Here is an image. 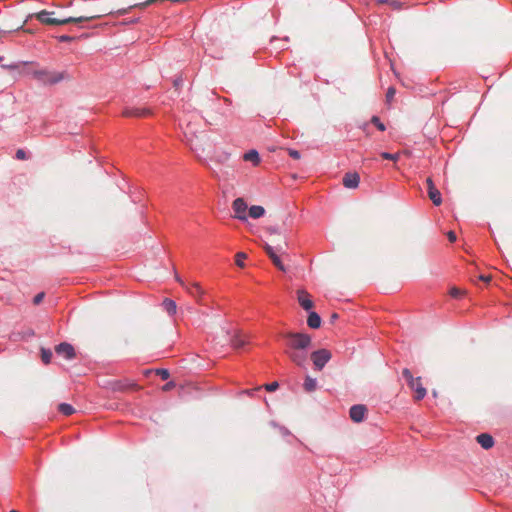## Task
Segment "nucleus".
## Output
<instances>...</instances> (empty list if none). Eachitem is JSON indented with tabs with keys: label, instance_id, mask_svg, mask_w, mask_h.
Listing matches in <instances>:
<instances>
[{
	"label": "nucleus",
	"instance_id": "nucleus-35",
	"mask_svg": "<svg viewBox=\"0 0 512 512\" xmlns=\"http://www.w3.org/2000/svg\"><path fill=\"white\" fill-rule=\"evenodd\" d=\"M22 28V25H19L15 28H10L9 30H0V36H4L8 32L17 31Z\"/></svg>",
	"mask_w": 512,
	"mask_h": 512
},
{
	"label": "nucleus",
	"instance_id": "nucleus-37",
	"mask_svg": "<svg viewBox=\"0 0 512 512\" xmlns=\"http://www.w3.org/2000/svg\"><path fill=\"white\" fill-rule=\"evenodd\" d=\"M447 236H448V239H449L450 242H455L456 241V234L453 231H449Z\"/></svg>",
	"mask_w": 512,
	"mask_h": 512
},
{
	"label": "nucleus",
	"instance_id": "nucleus-21",
	"mask_svg": "<svg viewBox=\"0 0 512 512\" xmlns=\"http://www.w3.org/2000/svg\"><path fill=\"white\" fill-rule=\"evenodd\" d=\"M303 388L306 392H313L317 388V381L314 378H311L310 376H306Z\"/></svg>",
	"mask_w": 512,
	"mask_h": 512
},
{
	"label": "nucleus",
	"instance_id": "nucleus-43",
	"mask_svg": "<svg viewBox=\"0 0 512 512\" xmlns=\"http://www.w3.org/2000/svg\"><path fill=\"white\" fill-rule=\"evenodd\" d=\"M117 389H118V390H124V389H125V387H122V386H121V387H118Z\"/></svg>",
	"mask_w": 512,
	"mask_h": 512
},
{
	"label": "nucleus",
	"instance_id": "nucleus-33",
	"mask_svg": "<svg viewBox=\"0 0 512 512\" xmlns=\"http://www.w3.org/2000/svg\"><path fill=\"white\" fill-rule=\"evenodd\" d=\"M16 158L19 159V160H24L26 159V153L23 149H18L16 151Z\"/></svg>",
	"mask_w": 512,
	"mask_h": 512
},
{
	"label": "nucleus",
	"instance_id": "nucleus-15",
	"mask_svg": "<svg viewBox=\"0 0 512 512\" xmlns=\"http://www.w3.org/2000/svg\"><path fill=\"white\" fill-rule=\"evenodd\" d=\"M476 441L484 449H490L494 445L493 437L490 434L482 433L476 437Z\"/></svg>",
	"mask_w": 512,
	"mask_h": 512
},
{
	"label": "nucleus",
	"instance_id": "nucleus-2",
	"mask_svg": "<svg viewBox=\"0 0 512 512\" xmlns=\"http://www.w3.org/2000/svg\"><path fill=\"white\" fill-rule=\"evenodd\" d=\"M55 12L54 11H48V10H42L36 14H34V17L45 25H65L70 23H81L84 21H90L94 19L100 18L103 14L95 13L90 14L86 16H80V17H68V18H56L54 17Z\"/></svg>",
	"mask_w": 512,
	"mask_h": 512
},
{
	"label": "nucleus",
	"instance_id": "nucleus-38",
	"mask_svg": "<svg viewBox=\"0 0 512 512\" xmlns=\"http://www.w3.org/2000/svg\"><path fill=\"white\" fill-rule=\"evenodd\" d=\"M479 279L486 283H489L491 281L492 277L490 275H480Z\"/></svg>",
	"mask_w": 512,
	"mask_h": 512
},
{
	"label": "nucleus",
	"instance_id": "nucleus-10",
	"mask_svg": "<svg viewBox=\"0 0 512 512\" xmlns=\"http://www.w3.org/2000/svg\"><path fill=\"white\" fill-rule=\"evenodd\" d=\"M122 115L125 117L141 118L151 115V111L148 108L131 107L125 108L122 112Z\"/></svg>",
	"mask_w": 512,
	"mask_h": 512
},
{
	"label": "nucleus",
	"instance_id": "nucleus-28",
	"mask_svg": "<svg viewBox=\"0 0 512 512\" xmlns=\"http://www.w3.org/2000/svg\"><path fill=\"white\" fill-rule=\"evenodd\" d=\"M449 294L453 298H459L464 294V291H462L461 289H459L457 287H452L449 291Z\"/></svg>",
	"mask_w": 512,
	"mask_h": 512
},
{
	"label": "nucleus",
	"instance_id": "nucleus-39",
	"mask_svg": "<svg viewBox=\"0 0 512 512\" xmlns=\"http://www.w3.org/2000/svg\"><path fill=\"white\" fill-rule=\"evenodd\" d=\"M175 279H176V281H177L180 285H182V286L186 289V287H187V286L185 285V283L183 282V280H182L178 275H176V276H175Z\"/></svg>",
	"mask_w": 512,
	"mask_h": 512
},
{
	"label": "nucleus",
	"instance_id": "nucleus-7",
	"mask_svg": "<svg viewBox=\"0 0 512 512\" xmlns=\"http://www.w3.org/2000/svg\"><path fill=\"white\" fill-rule=\"evenodd\" d=\"M232 209L234 211V218L240 220V221H246L247 220V203L243 198H236L232 203Z\"/></svg>",
	"mask_w": 512,
	"mask_h": 512
},
{
	"label": "nucleus",
	"instance_id": "nucleus-22",
	"mask_svg": "<svg viewBox=\"0 0 512 512\" xmlns=\"http://www.w3.org/2000/svg\"><path fill=\"white\" fill-rule=\"evenodd\" d=\"M162 305L169 315H174L176 313L177 305L173 300L166 298Z\"/></svg>",
	"mask_w": 512,
	"mask_h": 512
},
{
	"label": "nucleus",
	"instance_id": "nucleus-34",
	"mask_svg": "<svg viewBox=\"0 0 512 512\" xmlns=\"http://www.w3.org/2000/svg\"><path fill=\"white\" fill-rule=\"evenodd\" d=\"M395 89L393 87H390L387 91L386 98L388 101L392 100L395 95Z\"/></svg>",
	"mask_w": 512,
	"mask_h": 512
},
{
	"label": "nucleus",
	"instance_id": "nucleus-27",
	"mask_svg": "<svg viewBox=\"0 0 512 512\" xmlns=\"http://www.w3.org/2000/svg\"><path fill=\"white\" fill-rule=\"evenodd\" d=\"M371 122L380 130L385 131L386 127L385 125L380 121L378 116H373L371 118Z\"/></svg>",
	"mask_w": 512,
	"mask_h": 512
},
{
	"label": "nucleus",
	"instance_id": "nucleus-16",
	"mask_svg": "<svg viewBox=\"0 0 512 512\" xmlns=\"http://www.w3.org/2000/svg\"><path fill=\"white\" fill-rule=\"evenodd\" d=\"M186 290L194 296L198 302H201L202 296L205 294L204 290L201 288L200 284L194 282L190 287H186Z\"/></svg>",
	"mask_w": 512,
	"mask_h": 512
},
{
	"label": "nucleus",
	"instance_id": "nucleus-29",
	"mask_svg": "<svg viewBox=\"0 0 512 512\" xmlns=\"http://www.w3.org/2000/svg\"><path fill=\"white\" fill-rule=\"evenodd\" d=\"M156 374L159 375L163 380H167L170 376L169 371L167 369H157Z\"/></svg>",
	"mask_w": 512,
	"mask_h": 512
},
{
	"label": "nucleus",
	"instance_id": "nucleus-5",
	"mask_svg": "<svg viewBox=\"0 0 512 512\" xmlns=\"http://www.w3.org/2000/svg\"><path fill=\"white\" fill-rule=\"evenodd\" d=\"M402 375L407 381L410 389L414 391V399L417 401L423 399L426 396L427 391L421 383V377L414 378L408 368L403 369Z\"/></svg>",
	"mask_w": 512,
	"mask_h": 512
},
{
	"label": "nucleus",
	"instance_id": "nucleus-17",
	"mask_svg": "<svg viewBox=\"0 0 512 512\" xmlns=\"http://www.w3.org/2000/svg\"><path fill=\"white\" fill-rule=\"evenodd\" d=\"M307 324L310 328L317 329L321 325V318L316 312H310L307 319Z\"/></svg>",
	"mask_w": 512,
	"mask_h": 512
},
{
	"label": "nucleus",
	"instance_id": "nucleus-1",
	"mask_svg": "<svg viewBox=\"0 0 512 512\" xmlns=\"http://www.w3.org/2000/svg\"><path fill=\"white\" fill-rule=\"evenodd\" d=\"M286 340L284 353L299 367H304L308 358V349L311 347L312 339L308 334L298 332H287L283 334Z\"/></svg>",
	"mask_w": 512,
	"mask_h": 512
},
{
	"label": "nucleus",
	"instance_id": "nucleus-42",
	"mask_svg": "<svg viewBox=\"0 0 512 512\" xmlns=\"http://www.w3.org/2000/svg\"><path fill=\"white\" fill-rule=\"evenodd\" d=\"M4 68H14V66H11V65H8V66H3Z\"/></svg>",
	"mask_w": 512,
	"mask_h": 512
},
{
	"label": "nucleus",
	"instance_id": "nucleus-3",
	"mask_svg": "<svg viewBox=\"0 0 512 512\" xmlns=\"http://www.w3.org/2000/svg\"><path fill=\"white\" fill-rule=\"evenodd\" d=\"M34 79L44 85L57 84L63 80H70L71 77L66 71H52L47 69H38L32 72Z\"/></svg>",
	"mask_w": 512,
	"mask_h": 512
},
{
	"label": "nucleus",
	"instance_id": "nucleus-25",
	"mask_svg": "<svg viewBox=\"0 0 512 512\" xmlns=\"http://www.w3.org/2000/svg\"><path fill=\"white\" fill-rule=\"evenodd\" d=\"M41 358L45 364H49L52 358V352L50 350L42 349Z\"/></svg>",
	"mask_w": 512,
	"mask_h": 512
},
{
	"label": "nucleus",
	"instance_id": "nucleus-32",
	"mask_svg": "<svg viewBox=\"0 0 512 512\" xmlns=\"http://www.w3.org/2000/svg\"><path fill=\"white\" fill-rule=\"evenodd\" d=\"M287 152L292 158L296 160L300 159V153L297 150L287 149Z\"/></svg>",
	"mask_w": 512,
	"mask_h": 512
},
{
	"label": "nucleus",
	"instance_id": "nucleus-30",
	"mask_svg": "<svg viewBox=\"0 0 512 512\" xmlns=\"http://www.w3.org/2000/svg\"><path fill=\"white\" fill-rule=\"evenodd\" d=\"M279 387V384L278 382H272V383H269V384H266L264 385V388L269 391V392H272V391H275L277 390Z\"/></svg>",
	"mask_w": 512,
	"mask_h": 512
},
{
	"label": "nucleus",
	"instance_id": "nucleus-13",
	"mask_svg": "<svg viewBox=\"0 0 512 512\" xmlns=\"http://www.w3.org/2000/svg\"><path fill=\"white\" fill-rule=\"evenodd\" d=\"M360 182V177L357 173H346L343 177V185L346 188H357Z\"/></svg>",
	"mask_w": 512,
	"mask_h": 512
},
{
	"label": "nucleus",
	"instance_id": "nucleus-40",
	"mask_svg": "<svg viewBox=\"0 0 512 512\" xmlns=\"http://www.w3.org/2000/svg\"><path fill=\"white\" fill-rule=\"evenodd\" d=\"M60 40L61 41H68V40H70V37L69 36H61Z\"/></svg>",
	"mask_w": 512,
	"mask_h": 512
},
{
	"label": "nucleus",
	"instance_id": "nucleus-12",
	"mask_svg": "<svg viewBox=\"0 0 512 512\" xmlns=\"http://www.w3.org/2000/svg\"><path fill=\"white\" fill-rule=\"evenodd\" d=\"M57 354L62 355L66 359H72L75 356L74 348L71 344L63 342L56 346Z\"/></svg>",
	"mask_w": 512,
	"mask_h": 512
},
{
	"label": "nucleus",
	"instance_id": "nucleus-44",
	"mask_svg": "<svg viewBox=\"0 0 512 512\" xmlns=\"http://www.w3.org/2000/svg\"><path fill=\"white\" fill-rule=\"evenodd\" d=\"M10 512H17L16 510H11Z\"/></svg>",
	"mask_w": 512,
	"mask_h": 512
},
{
	"label": "nucleus",
	"instance_id": "nucleus-31",
	"mask_svg": "<svg viewBox=\"0 0 512 512\" xmlns=\"http://www.w3.org/2000/svg\"><path fill=\"white\" fill-rule=\"evenodd\" d=\"M44 296L45 294L43 292L41 293H38L37 295H35V297L33 298V303L35 305H38L42 302V300L44 299Z\"/></svg>",
	"mask_w": 512,
	"mask_h": 512
},
{
	"label": "nucleus",
	"instance_id": "nucleus-11",
	"mask_svg": "<svg viewBox=\"0 0 512 512\" xmlns=\"http://www.w3.org/2000/svg\"><path fill=\"white\" fill-rule=\"evenodd\" d=\"M297 300L304 310L308 311L312 309L313 301L310 298V294L306 290H297Z\"/></svg>",
	"mask_w": 512,
	"mask_h": 512
},
{
	"label": "nucleus",
	"instance_id": "nucleus-9",
	"mask_svg": "<svg viewBox=\"0 0 512 512\" xmlns=\"http://www.w3.org/2000/svg\"><path fill=\"white\" fill-rule=\"evenodd\" d=\"M366 413V406L361 404L352 406L349 411L350 418L356 423L362 422L364 420Z\"/></svg>",
	"mask_w": 512,
	"mask_h": 512
},
{
	"label": "nucleus",
	"instance_id": "nucleus-18",
	"mask_svg": "<svg viewBox=\"0 0 512 512\" xmlns=\"http://www.w3.org/2000/svg\"><path fill=\"white\" fill-rule=\"evenodd\" d=\"M248 213L251 218L258 219V218L264 216L265 209H264V207H262L260 205H253L249 208Z\"/></svg>",
	"mask_w": 512,
	"mask_h": 512
},
{
	"label": "nucleus",
	"instance_id": "nucleus-19",
	"mask_svg": "<svg viewBox=\"0 0 512 512\" xmlns=\"http://www.w3.org/2000/svg\"><path fill=\"white\" fill-rule=\"evenodd\" d=\"M243 159L248 162H252L255 166L260 163V157L256 150H250L245 153Z\"/></svg>",
	"mask_w": 512,
	"mask_h": 512
},
{
	"label": "nucleus",
	"instance_id": "nucleus-41",
	"mask_svg": "<svg viewBox=\"0 0 512 512\" xmlns=\"http://www.w3.org/2000/svg\"><path fill=\"white\" fill-rule=\"evenodd\" d=\"M338 318V315L336 313H334L332 316H331V321H334Z\"/></svg>",
	"mask_w": 512,
	"mask_h": 512
},
{
	"label": "nucleus",
	"instance_id": "nucleus-14",
	"mask_svg": "<svg viewBox=\"0 0 512 512\" xmlns=\"http://www.w3.org/2000/svg\"><path fill=\"white\" fill-rule=\"evenodd\" d=\"M247 343H248L247 336L243 335V334H242V333H240V332H236V333L231 337V340H230V344H231V346H232L234 349H236V350L243 348Z\"/></svg>",
	"mask_w": 512,
	"mask_h": 512
},
{
	"label": "nucleus",
	"instance_id": "nucleus-36",
	"mask_svg": "<svg viewBox=\"0 0 512 512\" xmlns=\"http://www.w3.org/2000/svg\"><path fill=\"white\" fill-rule=\"evenodd\" d=\"M175 387V383L174 382H168L166 383L164 386H163V390L164 391H169L171 390L172 388Z\"/></svg>",
	"mask_w": 512,
	"mask_h": 512
},
{
	"label": "nucleus",
	"instance_id": "nucleus-23",
	"mask_svg": "<svg viewBox=\"0 0 512 512\" xmlns=\"http://www.w3.org/2000/svg\"><path fill=\"white\" fill-rule=\"evenodd\" d=\"M58 411L65 416H70L75 412V409L68 403H61L58 405Z\"/></svg>",
	"mask_w": 512,
	"mask_h": 512
},
{
	"label": "nucleus",
	"instance_id": "nucleus-20",
	"mask_svg": "<svg viewBox=\"0 0 512 512\" xmlns=\"http://www.w3.org/2000/svg\"><path fill=\"white\" fill-rule=\"evenodd\" d=\"M267 232H268V233H269V235L272 237V238L270 239V241H271V242H272V240H275V241H277V242H278V241L286 240L284 236L281 238V236H282V232H281V230H280L279 228H277V227H269V228H267Z\"/></svg>",
	"mask_w": 512,
	"mask_h": 512
},
{
	"label": "nucleus",
	"instance_id": "nucleus-6",
	"mask_svg": "<svg viewBox=\"0 0 512 512\" xmlns=\"http://www.w3.org/2000/svg\"><path fill=\"white\" fill-rule=\"evenodd\" d=\"M331 352L327 349H319L312 352L311 360L316 370H322L326 363L331 359Z\"/></svg>",
	"mask_w": 512,
	"mask_h": 512
},
{
	"label": "nucleus",
	"instance_id": "nucleus-24",
	"mask_svg": "<svg viewBox=\"0 0 512 512\" xmlns=\"http://www.w3.org/2000/svg\"><path fill=\"white\" fill-rule=\"evenodd\" d=\"M247 258V254L244 252H238L235 255V263L238 267H244V260Z\"/></svg>",
	"mask_w": 512,
	"mask_h": 512
},
{
	"label": "nucleus",
	"instance_id": "nucleus-8",
	"mask_svg": "<svg viewBox=\"0 0 512 512\" xmlns=\"http://www.w3.org/2000/svg\"><path fill=\"white\" fill-rule=\"evenodd\" d=\"M428 197L433 202L434 205L439 206L442 203V197L440 191L436 188L432 178L428 177L426 179Z\"/></svg>",
	"mask_w": 512,
	"mask_h": 512
},
{
	"label": "nucleus",
	"instance_id": "nucleus-45",
	"mask_svg": "<svg viewBox=\"0 0 512 512\" xmlns=\"http://www.w3.org/2000/svg\"><path fill=\"white\" fill-rule=\"evenodd\" d=\"M2 60V57H0V61Z\"/></svg>",
	"mask_w": 512,
	"mask_h": 512
},
{
	"label": "nucleus",
	"instance_id": "nucleus-4",
	"mask_svg": "<svg viewBox=\"0 0 512 512\" xmlns=\"http://www.w3.org/2000/svg\"><path fill=\"white\" fill-rule=\"evenodd\" d=\"M272 244L265 245V251L268 254L269 258L272 260L273 264L281 271L285 272L286 268L282 263L280 257L277 255V252L284 253L286 248L288 247V243L286 240L283 241H275L272 240Z\"/></svg>",
	"mask_w": 512,
	"mask_h": 512
},
{
	"label": "nucleus",
	"instance_id": "nucleus-26",
	"mask_svg": "<svg viewBox=\"0 0 512 512\" xmlns=\"http://www.w3.org/2000/svg\"><path fill=\"white\" fill-rule=\"evenodd\" d=\"M380 156L383 159L391 160V161H394V162H396L399 159V153L391 154V153H388V152H382L380 154Z\"/></svg>",
	"mask_w": 512,
	"mask_h": 512
}]
</instances>
